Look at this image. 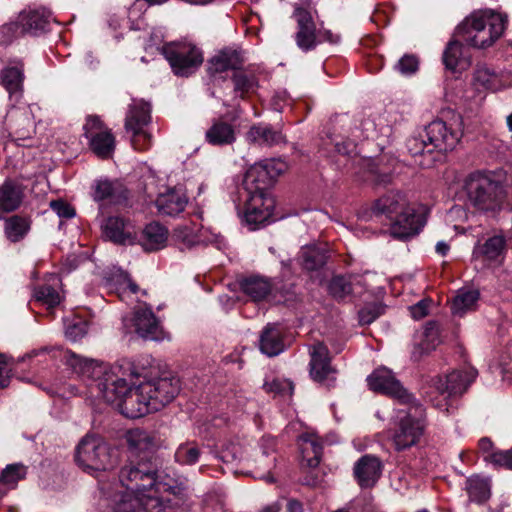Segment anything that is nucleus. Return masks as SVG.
<instances>
[{
	"label": "nucleus",
	"instance_id": "nucleus-1",
	"mask_svg": "<svg viewBox=\"0 0 512 512\" xmlns=\"http://www.w3.org/2000/svg\"><path fill=\"white\" fill-rule=\"evenodd\" d=\"M65 359L73 372L90 381L91 394L116 406L128 391L133 379L139 377L134 365L126 360L109 366L72 352H67Z\"/></svg>",
	"mask_w": 512,
	"mask_h": 512
},
{
	"label": "nucleus",
	"instance_id": "nucleus-2",
	"mask_svg": "<svg viewBox=\"0 0 512 512\" xmlns=\"http://www.w3.org/2000/svg\"><path fill=\"white\" fill-rule=\"evenodd\" d=\"M120 481L133 493H145L159 497L165 507L162 512H170L179 506L186 496V485L183 481L169 475L156 474L153 465L139 463L138 466H124L120 471Z\"/></svg>",
	"mask_w": 512,
	"mask_h": 512
},
{
	"label": "nucleus",
	"instance_id": "nucleus-3",
	"mask_svg": "<svg viewBox=\"0 0 512 512\" xmlns=\"http://www.w3.org/2000/svg\"><path fill=\"white\" fill-rule=\"evenodd\" d=\"M179 389V380L174 377L141 381L137 385L132 381L117 407L128 418H140L170 403Z\"/></svg>",
	"mask_w": 512,
	"mask_h": 512
},
{
	"label": "nucleus",
	"instance_id": "nucleus-4",
	"mask_svg": "<svg viewBox=\"0 0 512 512\" xmlns=\"http://www.w3.org/2000/svg\"><path fill=\"white\" fill-rule=\"evenodd\" d=\"M463 190L467 204L477 212L495 216L504 209L512 210L507 188L493 174L471 173L464 180Z\"/></svg>",
	"mask_w": 512,
	"mask_h": 512
},
{
	"label": "nucleus",
	"instance_id": "nucleus-5",
	"mask_svg": "<svg viewBox=\"0 0 512 512\" xmlns=\"http://www.w3.org/2000/svg\"><path fill=\"white\" fill-rule=\"evenodd\" d=\"M506 23L505 16L492 10L475 12L457 26L454 37L472 47L486 48L502 36Z\"/></svg>",
	"mask_w": 512,
	"mask_h": 512
},
{
	"label": "nucleus",
	"instance_id": "nucleus-6",
	"mask_svg": "<svg viewBox=\"0 0 512 512\" xmlns=\"http://www.w3.org/2000/svg\"><path fill=\"white\" fill-rule=\"evenodd\" d=\"M238 202L239 212H243L245 222L253 226V229L265 223L272 216L275 204L267 188L260 187L258 184L249 185L244 178L238 190Z\"/></svg>",
	"mask_w": 512,
	"mask_h": 512
},
{
	"label": "nucleus",
	"instance_id": "nucleus-7",
	"mask_svg": "<svg viewBox=\"0 0 512 512\" xmlns=\"http://www.w3.org/2000/svg\"><path fill=\"white\" fill-rule=\"evenodd\" d=\"M476 376L477 371L472 367L454 370L444 377L436 376L431 379L425 394L436 408L448 411L449 398L464 393Z\"/></svg>",
	"mask_w": 512,
	"mask_h": 512
},
{
	"label": "nucleus",
	"instance_id": "nucleus-8",
	"mask_svg": "<svg viewBox=\"0 0 512 512\" xmlns=\"http://www.w3.org/2000/svg\"><path fill=\"white\" fill-rule=\"evenodd\" d=\"M77 464L87 471H105L117 463V451L101 437L86 435L78 444L75 456Z\"/></svg>",
	"mask_w": 512,
	"mask_h": 512
},
{
	"label": "nucleus",
	"instance_id": "nucleus-9",
	"mask_svg": "<svg viewBox=\"0 0 512 512\" xmlns=\"http://www.w3.org/2000/svg\"><path fill=\"white\" fill-rule=\"evenodd\" d=\"M405 410L398 411V422L392 436L397 450H405L417 444L424 431L425 410L413 399L410 404H404Z\"/></svg>",
	"mask_w": 512,
	"mask_h": 512
},
{
	"label": "nucleus",
	"instance_id": "nucleus-10",
	"mask_svg": "<svg viewBox=\"0 0 512 512\" xmlns=\"http://www.w3.org/2000/svg\"><path fill=\"white\" fill-rule=\"evenodd\" d=\"M297 23V32L295 41L299 49L304 52L313 50L319 43L327 41L336 44L340 41V35L332 33L330 30L316 31L313 16L310 11L297 7L293 13Z\"/></svg>",
	"mask_w": 512,
	"mask_h": 512
},
{
	"label": "nucleus",
	"instance_id": "nucleus-11",
	"mask_svg": "<svg viewBox=\"0 0 512 512\" xmlns=\"http://www.w3.org/2000/svg\"><path fill=\"white\" fill-rule=\"evenodd\" d=\"M424 133L428 145L433 150L441 152L453 150L463 134L462 118L460 115H453L449 121L434 120L425 127Z\"/></svg>",
	"mask_w": 512,
	"mask_h": 512
},
{
	"label": "nucleus",
	"instance_id": "nucleus-12",
	"mask_svg": "<svg viewBox=\"0 0 512 512\" xmlns=\"http://www.w3.org/2000/svg\"><path fill=\"white\" fill-rule=\"evenodd\" d=\"M150 104L143 100H133L125 119V130L131 134V144L136 150H145L151 144V135L146 126L151 120Z\"/></svg>",
	"mask_w": 512,
	"mask_h": 512
},
{
	"label": "nucleus",
	"instance_id": "nucleus-13",
	"mask_svg": "<svg viewBox=\"0 0 512 512\" xmlns=\"http://www.w3.org/2000/svg\"><path fill=\"white\" fill-rule=\"evenodd\" d=\"M162 53L178 76L192 74L203 62L201 51L190 43L167 45Z\"/></svg>",
	"mask_w": 512,
	"mask_h": 512
},
{
	"label": "nucleus",
	"instance_id": "nucleus-14",
	"mask_svg": "<svg viewBox=\"0 0 512 512\" xmlns=\"http://www.w3.org/2000/svg\"><path fill=\"white\" fill-rule=\"evenodd\" d=\"M367 384L372 391L384 394L399 404H410L414 396L401 384L392 370L387 367L375 369L368 377Z\"/></svg>",
	"mask_w": 512,
	"mask_h": 512
},
{
	"label": "nucleus",
	"instance_id": "nucleus-15",
	"mask_svg": "<svg viewBox=\"0 0 512 512\" xmlns=\"http://www.w3.org/2000/svg\"><path fill=\"white\" fill-rule=\"evenodd\" d=\"M172 241L180 250L191 249L198 245L216 244L221 248L223 239L211 232L208 228L197 224H184L177 226L172 233Z\"/></svg>",
	"mask_w": 512,
	"mask_h": 512
},
{
	"label": "nucleus",
	"instance_id": "nucleus-16",
	"mask_svg": "<svg viewBox=\"0 0 512 512\" xmlns=\"http://www.w3.org/2000/svg\"><path fill=\"white\" fill-rule=\"evenodd\" d=\"M84 130L92 151L100 158H109L115 148V139L110 130L103 128L99 117L89 116Z\"/></svg>",
	"mask_w": 512,
	"mask_h": 512
},
{
	"label": "nucleus",
	"instance_id": "nucleus-17",
	"mask_svg": "<svg viewBox=\"0 0 512 512\" xmlns=\"http://www.w3.org/2000/svg\"><path fill=\"white\" fill-rule=\"evenodd\" d=\"M287 170V164L281 159H266L250 166L244 175L247 184H258L269 189L274 180Z\"/></svg>",
	"mask_w": 512,
	"mask_h": 512
},
{
	"label": "nucleus",
	"instance_id": "nucleus-18",
	"mask_svg": "<svg viewBox=\"0 0 512 512\" xmlns=\"http://www.w3.org/2000/svg\"><path fill=\"white\" fill-rule=\"evenodd\" d=\"M123 324L128 330L129 325L133 326L135 333L144 339L155 341L164 339V332L150 308H138L132 318L123 319Z\"/></svg>",
	"mask_w": 512,
	"mask_h": 512
},
{
	"label": "nucleus",
	"instance_id": "nucleus-19",
	"mask_svg": "<svg viewBox=\"0 0 512 512\" xmlns=\"http://www.w3.org/2000/svg\"><path fill=\"white\" fill-rule=\"evenodd\" d=\"M425 217L410 206L405 207L392 221L390 233L393 237L404 240L417 235L425 225Z\"/></svg>",
	"mask_w": 512,
	"mask_h": 512
},
{
	"label": "nucleus",
	"instance_id": "nucleus-20",
	"mask_svg": "<svg viewBox=\"0 0 512 512\" xmlns=\"http://www.w3.org/2000/svg\"><path fill=\"white\" fill-rule=\"evenodd\" d=\"M407 206L408 204L403 194L391 191L377 199L370 210L364 211L361 217L364 220H372L374 217L385 216L386 219L392 221Z\"/></svg>",
	"mask_w": 512,
	"mask_h": 512
},
{
	"label": "nucleus",
	"instance_id": "nucleus-21",
	"mask_svg": "<svg viewBox=\"0 0 512 512\" xmlns=\"http://www.w3.org/2000/svg\"><path fill=\"white\" fill-rule=\"evenodd\" d=\"M10 136L12 141L22 147L34 145L35 127L28 111L13 110L8 114Z\"/></svg>",
	"mask_w": 512,
	"mask_h": 512
},
{
	"label": "nucleus",
	"instance_id": "nucleus-22",
	"mask_svg": "<svg viewBox=\"0 0 512 512\" xmlns=\"http://www.w3.org/2000/svg\"><path fill=\"white\" fill-rule=\"evenodd\" d=\"M310 354V376L316 382L333 380L335 369L331 366L328 348L321 342L312 345Z\"/></svg>",
	"mask_w": 512,
	"mask_h": 512
},
{
	"label": "nucleus",
	"instance_id": "nucleus-23",
	"mask_svg": "<svg viewBox=\"0 0 512 512\" xmlns=\"http://www.w3.org/2000/svg\"><path fill=\"white\" fill-rule=\"evenodd\" d=\"M126 442L129 448V452L131 453V457H138L140 454H143L137 463L131 461L127 466H138L139 463L143 462L147 463L148 465H152L148 461V455L156 447V440L153 434L140 428L131 429L126 434Z\"/></svg>",
	"mask_w": 512,
	"mask_h": 512
},
{
	"label": "nucleus",
	"instance_id": "nucleus-24",
	"mask_svg": "<svg viewBox=\"0 0 512 512\" xmlns=\"http://www.w3.org/2000/svg\"><path fill=\"white\" fill-rule=\"evenodd\" d=\"M103 236L117 244H132L135 241L133 224L120 216H110L101 224Z\"/></svg>",
	"mask_w": 512,
	"mask_h": 512
},
{
	"label": "nucleus",
	"instance_id": "nucleus-25",
	"mask_svg": "<svg viewBox=\"0 0 512 512\" xmlns=\"http://www.w3.org/2000/svg\"><path fill=\"white\" fill-rule=\"evenodd\" d=\"M126 495L115 507L114 512H162L165 507L159 497L145 493Z\"/></svg>",
	"mask_w": 512,
	"mask_h": 512
},
{
	"label": "nucleus",
	"instance_id": "nucleus-26",
	"mask_svg": "<svg viewBox=\"0 0 512 512\" xmlns=\"http://www.w3.org/2000/svg\"><path fill=\"white\" fill-rule=\"evenodd\" d=\"M364 286V279L360 275H338L331 279L328 289L335 299L342 300L350 295L361 294Z\"/></svg>",
	"mask_w": 512,
	"mask_h": 512
},
{
	"label": "nucleus",
	"instance_id": "nucleus-27",
	"mask_svg": "<svg viewBox=\"0 0 512 512\" xmlns=\"http://www.w3.org/2000/svg\"><path fill=\"white\" fill-rule=\"evenodd\" d=\"M155 203L160 214L175 216L184 211L188 198L181 187H175L159 194Z\"/></svg>",
	"mask_w": 512,
	"mask_h": 512
},
{
	"label": "nucleus",
	"instance_id": "nucleus-28",
	"mask_svg": "<svg viewBox=\"0 0 512 512\" xmlns=\"http://www.w3.org/2000/svg\"><path fill=\"white\" fill-rule=\"evenodd\" d=\"M246 140L263 147H272L286 142L285 136L279 129L265 123L252 125L246 133Z\"/></svg>",
	"mask_w": 512,
	"mask_h": 512
},
{
	"label": "nucleus",
	"instance_id": "nucleus-29",
	"mask_svg": "<svg viewBox=\"0 0 512 512\" xmlns=\"http://www.w3.org/2000/svg\"><path fill=\"white\" fill-rule=\"evenodd\" d=\"M236 139V127L224 118L214 119L205 132V140L212 146L232 145Z\"/></svg>",
	"mask_w": 512,
	"mask_h": 512
},
{
	"label": "nucleus",
	"instance_id": "nucleus-30",
	"mask_svg": "<svg viewBox=\"0 0 512 512\" xmlns=\"http://www.w3.org/2000/svg\"><path fill=\"white\" fill-rule=\"evenodd\" d=\"M382 465L377 457L365 455L354 466V475L361 487L373 486L381 474Z\"/></svg>",
	"mask_w": 512,
	"mask_h": 512
},
{
	"label": "nucleus",
	"instance_id": "nucleus-31",
	"mask_svg": "<svg viewBox=\"0 0 512 512\" xmlns=\"http://www.w3.org/2000/svg\"><path fill=\"white\" fill-rule=\"evenodd\" d=\"M259 347L261 352L269 357L277 356L284 351L283 332L279 325L269 323L263 328Z\"/></svg>",
	"mask_w": 512,
	"mask_h": 512
},
{
	"label": "nucleus",
	"instance_id": "nucleus-32",
	"mask_svg": "<svg viewBox=\"0 0 512 512\" xmlns=\"http://www.w3.org/2000/svg\"><path fill=\"white\" fill-rule=\"evenodd\" d=\"M60 285V278L55 274H51L46 283L35 287L33 292L34 301L46 306L48 309L59 305L61 296L58 292V288Z\"/></svg>",
	"mask_w": 512,
	"mask_h": 512
},
{
	"label": "nucleus",
	"instance_id": "nucleus-33",
	"mask_svg": "<svg viewBox=\"0 0 512 512\" xmlns=\"http://www.w3.org/2000/svg\"><path fill=\"white\" fill-rule=\"evenodd\" d=\"M20 19L25 32L30 34L45 31L50 23L54 21L52 13L46 8L24 10L20 13Z\"/></svg>",
	"mask_w": 512,
	"mask_h": 512
},
{
	"label": "nucleus",
	"instance_id": "nucleus-34",
	"mask_svg": "<svg viewBox=\"0 0 512 512\" xmlns=\"http://www.w3.org/2000/svg\"><path fill=\"white\" fill-rule=\"evenodd\" d=\"M451 40L443 53V62L447 69L451 71L465 70L470 65V56L464 50L460 43L461 39Z\"/></svg>",
	"mask_w": 512,
	"mask_h": 512
},
{
	"label": "nucleus",
	"instance_id": "nucleus-35",
	"mask_svg": "<svg viewBox=\"0 0 512 512\" xmlns=\"http://www.w3.org/2000/svg\"><path fill=\"white\" fill-rule=\"evenodd\" d=\"M241 291L254 302L265 300L271 293L273 284L265 277L250 276L239 283Z\"/></svg>",
	"mask_w": 512,
	"mask_h": 512
},
{
	"label": "nucleus",
	"instance_id": "nucleus-36",
	"mask_svg": "<svg viewBox=\"0 0 512 512\" xmlns=\"http://www.w3.org/2000/svg\"><path fill=\"white\" fill-rule=\"evenodd\" d=\"M329 249L327 244H311L303 247L300 252L301 265L307 270H317L325 265Z\"/></svg>",
	"mask_w": 512,
	"mask_h": 512
},
{
	"label": "nucleus",
	"instance_id": "nucleus-37",
	"mask_svg": "<svg viewBox=\"0 0 512 512\" xmlns=\"http://www.w3.org/2000/svg\"><path fill=\"white\" fill-rule=\"evenodd\" d=\"M104 284L110 292H115L120 297L127 289L132 293H136L138 290V286L131 281L128 274L115 267L105 273Z\"/></svg>",
	"mask_w": 512,
	"mask_h": 512
},
{
	"label": "nucleus",
	"instance_id": "nucleus-38",
	"mask_svg": "<svg viewBox=\"0 0 512 512\" xmlns=\"http://www.w3.org/2000/svg\"><path fill=\"white\" fill-rule=\"evenodd\" d=\"M479 292L475 289H459L453 298L451 311L453 315L462 317L466 313L474 311L479 300Z\"/></svg>",
	"mask_w": 512,
	"mask_h": 512
},
{
	"label": "nucleus",
	"instance_id": "nucleus-39",
	"mask_svg": "<svg viewBox=\"0 0 512 512\" xmlns=\"http://www.w3.org/2000/svg\"><path fill=\"white\" fill-rule=\"evenodd\" d=\"M302 458L306 465L314 468L320 463L322 455V444L314 434H303L299 438Z\"/></svg>",
	"mask_w": 512,
	"mask_h": 512
},
{
	"label": "nucleus",
	"instance_id": "nucleus-40",
	"mask_svg": "<svg viewBox=\"0 0 512 512\" xmlns=\"http://www.w3.org/2000/svg\"><path fill=\"white\" fill-rule=\"evenodd\" d=\"M243 60L240 53L234 49H224L210 60V71L220 73L228 69L237 70L242 65Z\"/></svg>",
	"mask_w": 512,
	"mask_h": 512
},
{
	"label": "nucleus",
	"instance_id": "nucleus-41",
	"mask_svg": "<svg viewBox=\"0 0 512 512\" xmlns=\"http://www.w3.org/2000/svg\"><path fill=\"white\" fill-rule=\"evenodd\" d=\"M168 231L159 223H150L143 230L142 246L147 251H156L165 247Z\"/></svg>",
	"mask_w": 512,
	"mask_h": 512
},
{
	"label": "nucleus",
	"instance_id": "nucleus-42",
	"mask_svg": "<svg viewBox=\"0 0 512 512\" xmlns=\"http://www.w3.org/2000/svg\"><path fill=\"white\" fill-rule=\"evenodd\" d=\"M506 251V239L502 233L489 236L485 242L478 245L474 254L482 255L487 260H498Z\"/></svg>",
	"mask_w": 512,
	"mask_h": 512
},
{
	"label": "nucleus",
	"instance_id": "nucleus-43",
	"mask_svg": "<svg viewBox=\"0 0 512 512\" xmlns=\"http://www.w3.org/2000/svg\"><path fill=\"white\" fill-rule=\"evenodd\" d=\"M474 83L477 87L490 91H498L505 86L502 76L493 69L481 66L474 73Z\"/></svg>",
	"mask_w": 512,
	"mask_h": 512
},
{
	"label": "nucleus",
	"instance_id": "nucleus-44",
	"mask_svg": "<svg viewBox=\"0 0 512 512\" xmlns=\"http://www.w3.org/2000/svg\"><path fill=\"white\" fill-rule=\"evenodd\" d=\"M23 69L21 65L7 66L1 74L2 85L12 95L18 96L22 90Z\"/></svg>",
	"mask_w": 512,
	"mask_h": 512
},
{
	"label": "nucleus",
	"instance_id": "nucleus-45",
	"mask_svg": "<svg viewBox=\"0 0 512 512\" xmlns=\"http://www.w3.org/2000/svg\"><path fill=\"white\" fill-rule=\"evenodd\" d=\"M466 490L471 501L482 503L490 497V484L487 479L472 476L466 481Z\"/></svg>",
	"mask_w": 512,
	"mask_h": 512
},
{
	"label": "nucleus",
	"instance_id": "nucleus-46",
	"mask_svg": "<svg viewBox=\"0 0 512 512\" xmlns=\"http://www.w3.org/2000/svg\"><path fill=\"white\" fill-rule=\"evenodd\" d=\"M122 193V185L109 180H99L94 189V199L96 201L110 200L117 201Z\"/></svg>",
	"mask_w": 512,
	"mask_h": 512
},
{
	"label": "nucleus",
	"instance_id": "nucleus-47",
	"mask_svg": "<svg viewBox=\"0 0 512 512\" xmlns=\"http://www.w3.org/2000/svg\"><path fill=\"white\" fill-rule=\"evenodd\" d=\"M440 343L439 325L435 321H429L425 324L419 346L422 352H429Z\"/></svg>",
	"mask_w": 512,
	"mask_h": 512
},
{
	"label": "nucleus",
	"instance_id": "nucleus-48",
	"mask_svg": "<svg viewBox=\"0 0 512 512\" xmlns=\"http://www.w3.org/2000/svg\"><path fill=\"white\" fill-rule=\"evenodd\" d=\"M29 230V223L26 219L13 216L5 223V233L7 238L12 242L22 239Z\"/></svg>",
	"mask_w": 512,
	"mask_h": 512
},
{
	"label": "nucleus",
	"instance_id": "nucleus-49",
	"mask_svg": "<svg viewBox=\"0 0 512 512\" xmlns=\"http://www.w3.org/2000/svg\"><path fill=\"white\" fill-rule=\"evenodd\" d=\"M27 467L22 463H13L7 465L0 474V483L15 487L18 481L25 478Z\"/></svg>",
	"mask_w": 512,
	"mask_h": 512
},
{
	"label": "nucleus",
	"instance_id": "nucleus-50",
	"mask_svg": "<svg viewBox=\"0 0 512 512\" xmlns=\"http://www.w3.org/2000/svg\"><path fill=\"white\" fill-rule=\"evenodd\" d=\"M200 457V449L193 442L182 443L175 452V460L183 465H193Z\"/></svg>",
	"mask_w": 512,
	"mask_h": 512
},
{
	"label": "nucleus",
	"instance_id": "nucleus-51",
	"mask_svg": "<svg viewBox=\"0 0 512 512\" xmlns=\"http://www.w3.org/2000/svg\"><path fill=\"white\" fill-rule=\"evenodd\" d=\"M234 91L243 96L246 93L254 91L257 82L254 75L244 71H236L233 74Z\"/></svg>",
	"mask_w": 512,
	"mask_h": 512
},
{
	"label": "nucleus",
	"instance_id": "nucleus-52",
	"mask_svg": "<svg viewBox=\"0 0 512 512\" xmlns=\"http://www.w3.org/2000/svg\"><path fill=\"white\" fill-rule=\"evenodd\" d=\"M87 323L81 318L65 320V336L67 339L75 342L85 336L87 333Z\"/></svg>",
	"mask_w": 512,
	"mask_h": 512
},
{
	"label": "nucleus",
	"instance_id": "nucleus-53",
	"mask_svg": "<svg viewBox=\"0 0 512 512\" xmlns=\"http://www.w3.org/2000/svg\"><path fill=\"white\" fill-rule=\"evenodd\" d=\"M406 147L408 152L412 156H417L423 154L425 151L432 152L433 149L430 145H428V140L425 137V133H420L419 135H415L410 137L406 142Z\"/></svg>",
	"mask_w": 512,
	"mask_h": 512
},
{
	"label": "nucleus",
	"instance_id": "nucleus-54",
	"mask_svg": "<svg viewBox=\"0 0 512 512\" xmlns=\"http://www.w3.org/2000/svg\"><path fill=\"white\" fill-rule=\"evenodd\" d=\"M243 448L239 443L229 442L220 450V459L226 463H234L242 459Z\"/></svg>",
	"mask_w": 512,
	"mask_h": 512
},
{
	"label": "nucleus",
	"instance_id": "nucleus-55",
	"mask_svg": "<svg viewBox=\"0 0 512 512\" xmlns=\"http://www.w3.org/2000/svg\"><path fill=\"white\" fill-rule=\"evenodd\" d=\"M1 33L3 34L4 42H10L13 38L26 34L24 25L20 19V14L15 21L3 25Z\"/></svg>",
	"mask_w": 512,
	"mask_h": 512
},
{
	"label": "nucleus",
	"instance_id": "nucleus-56",
	"mask_svg": "<svg viewBox=\"0 0 512 512\" xmlns=\"http://www.w3.org/2000/svg\"><path fill=\"white\" fill-rule=\"evenodd\" d=\"M263 388L268 393L289 396H291L293 393V384L289 380L273 379L271 382H265Z\"/></svg>",
	"mask_w": 512,
	"mask_h": 512
},
{
	"label": "nucleus",
	"instance_id": "nucleus-57",
	"mask_svg": "<svg viewBox=\"0 0 512 512\" xmlns=\"http://www.w3.org/2000/svg\"><path fill=\"white\" fill-rule=\"evenodd\" d=\"M485 461L490 462L495 466L505 467L512 470V449L493 452L485 458Z\"/></svg>",
	"mask_w": 512,
	"mask_h": 512
},
{
	"label": "nucleus",
	"instance_id": "nucleus-58",
	"mask_svg": "<svg viewBox=\"0 0 512 512\" xmlns=\"http://www.w3.org/2000/svg\"><path fill=\"white\" fill-rule=\"evenodd\" d=\"M418 59L413 55H404L396 64V69L402 75H411L418 70Z\"/></svg>",
	"mask_w": 512,
	"mask_h": 512
},
{
	"label": "nucleus",
	"instance_id": "nucleus-59",
	"mask_svg": "<svg viewBox=\"0 0 512 512\" xmlns=\"http://www.w3.org/2000/svg\"><path fill=\"white\" fill-rule=\"evenodd\" d=\"M335 150L338 154L345 156H352L356 153V143L351 139H338L337 137L333 139Z\"/></svg>",
	"mask_w": 512,
	"mask_h": 512
},
{
	"label": "nucleus",
	"instance_id": "nucleus-60",
	"mask_svg": "<svg viewBox=\"0 0 512 512\" xmlns=\"http://www.w3.org/2000/svg\"><path fill=\"white\" fill-rule=\"evenodd\" d=\"M50 207L60 218L70 219L75 216L74 208L62 200L51 201Z\"/></svg>",
	"mask_w": 512,
	"mask_h": 512
},
{
	"label": "nucleus",
	"instance_id": "nucleus-61",
	"mask_svg": "<svg viewBox=\"0 0 512 512\" xmlns=\"http://www.w3.org/2000/svg\"><path fill=\"white\" fill-rule=\"evenodd\" d=\"M381 314L377 306H366L359 311V321L363 325H368L377 319Z\"/></svg>",
	"mask_w": 512,
	"mask_h": 512
},
{
	"label": "nucleus",
	"instance_id": "nucleus-62",
	"mask_svg": "<svg viewBox=\"0 0 512 512\" xmlns=\"http://www.w3.org/2000/svg\"><path fill=\"white\" fill-rule=\"evenodd\" d=\"M430 303H431L430 300L423 299V300L419 301L418 303H416L415 305L411 306L409 308L411 316L416 320H420V319L424 318L425 316H427Z\"/></svg>",
	"mask_w": 512,
	"mask_h": 512
},
{
	"label": "nucleus",
	"instance_id": "nucleus-63",
	"mask_svg": "<svg viewBox=\"0 0 512 512\" xmlns=\"http://www.w3.org/2000/svg\"><path fill=\"white\" fill-rule=\"evenodd\" d=\"M11 368L4 355H0V389L8 386L10 381Z\"/></svg>",
	"mask_w": 512,
	"mask_h": 512
},
{
	"label": "nucleus",
	"instance_id": "nucleus-64",
	"mask_svg": "<svg viewBox=\"0 0 512 512\" xmlns=\"http://www.w3.org/2000/svg\"><path fill=\"white\" fill-rule=\"evenodd\" d=\"M287 512H303V506L301 502L295 499H290L286 505Z\"/></svg>",
	"mask_w": 512,
	"mask_h": 512
}]
</instances>
